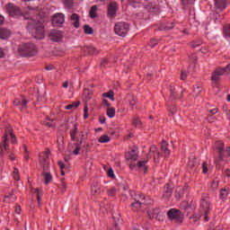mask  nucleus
<instances>
[{"label": "nucleus", "instance_id": "0eeeda50", "mask_svg": "<svg viewBox=\"0 0 230 230\" xmlns=\"http://www.w3.org/2000/svg\"><path fill=\"white\" fill-rule=\"evenodd\" d=\"M225 73H230V64L226 65L225 67H217L211 75V81L214 84L218 83L220 76H223Z\"/></svg>", "mask_w": 230, "mask_h": 230}, {"label": "nucleus", "instance_id": "1a4fd4ad", "mask_svg": "<svg viewBox=\"0 0 230 230\" xmlns=\"http://www.w3.org/2000/svg\"><path fill=\"white\" fill-rule=\"evenodd\" d=\"M210 206H211V203H209L208 200H207L206 199H201L200 208L204 211L205 222H209V217H208V215H209V212L211 211V209L209 208Z\"/></svg>", "mask_w": 230, "mask_h": 230}, {"label": "nucleus", "instance_id": "a211bd4d", "mask_svg": "<svg viewBox=\"0 0 230 230\" xmlns=\"http://www.w3.org/2000/svg\"><path fill=\"white\" fill-rule=\"evenodd\" d=\"M42 177H43L45 186H48V184H51V182H53V175L51 174L50 172L44 171L42 172Z\"/></svg>", "mask_w": 230, "mask_h": 230}, {"label": "nucleus", "instance_id": "603ef678", "mask_svg": "<svg viewBox=\"0 0 230 230\" xmlns=\"http://www.w3.org/2000/svg\"><path fill=\"white\" fill-rule=\"evenodd\" d=\"M193 92L195 93L196 96H199L200 93H202V87L196 86L194 87Z\"/></svg>", "mask_w": 230, "mask_h": 230}, {"label": "nucleus", "instance_id": "c85d7f7f", "mask_svg": "<svg viewBox=\"0 0 230 230\" xmlns=\"http://www.w3.org/2000/svg\"><path fill=\"white\" fill-rule=\"evenodd\" d=\"M228 196H229V190H227L226 189H221L219 192V199L221 200H226V199H227Z\"/></svg>", "mask_w": 230, "mask_h": 230}, {"label": "nucleus", "instance_id": "9b49d317", "mask_svg": "<svg viewBox=\"0 0 230 230\" xmlns=\"http://www.w3.org/2000/svg\"><path fill=\"white\" fill-rule=\"evenodd\" d=\"M63 22H66V16L63 13H56L52 18V26L57 28V26L62 25Z\"/></svg>", "mask_w": 230, "mask_h": 230}, {"label": "nucleus", "instance_id": "f3484780", "mask_svg": "<svg viewBox=\"0 0 230 230\" xmlns=\"http://www.w3.org/2000/svg\"><path fill=\"white\" fill-rule=\"evenodd\" d=\"M230 4L229 0H214V4L217 10L221 12L227 8V5Z\"/></svg>", "mask_w": 230, "mask_h": 230}, {"label": "nucleus", "instance_id": "2f4dec72", "mask_svg": "<svg viewBox=\"0 0 230 230\" xmlns=\"http://www.w3.org/2000/svg\"><path fill=\"white\" fill-rule=\"evenodd\" d=\"M98 10V6L97 5H93L90 9V12H89V15L91 17V19H96L97 17V14H96V12Z\"/></svg>", "mask_w": 230, "mask_h": 230}, {"label": "nucleus", "instance_id": "f03ea898", "mask_svg": "<svg viewBox=\"0 0 230 230\" xmlns=\"http://www.w3.org/2000/svg\"><path fill=\"white\" fill-rule=\"evenodd\" d=\"M142 6L149 13H161V6L159 5V2L155 0H139V2H133L132 6L134 8H137V6Z\"/></svg>", "mask_w": 230, "mask_h": 230}, {"label": "nucleus", "instance_id": "72a5a7b5", "mask_svg": "<svg viewBox=\"0 0 230 230\" xmlns=\"http://www.w3.org/2000/svg\"><path fill=\"white\" fill-rule=\"evenodd\" d=\"M184 191H186V190L184 188L177 190L175 191V198L178 200H181V199H182V197H184Z\"/></svg>", "mask_w": 230, "mask_h": 230}, {"label": "nucleus", "instance_id": "69168bd1", "mask_svg": "<svg viewBox=\"0 0 230 230\" xmlns=\"http://www.w3.org/2000/svg\"><path fill=\"white\" fill-rule=\"evenodd\" d=\"M4 24V16L3 14H0V26H3Z\"/></svg>", "mask_w": 230, "mask_h": 230}, {"label": "nucleus", "instance_id": "0e129e2a", "mask_svg": "<svg viewBox=\"0 0 230 230\" xmlns=\"http://www.w3.org/2000/svg\"><path fill=\"white\" fill-rule=\"evenodd\" d=\"M102 103L103 105H105L106 107H111V103L109 102V101L107 99H103L102 100Z\"/></svg>", "mask_w": 230, "mask_h": 230}, {"label": "nucleus", "instance_id": "423d86ee", "mask_svg": "<svg viewBox=\"0 0 230 230\" xmlns=\"http://www.w3.org/2000/svg\"><path fill=\"white\" fill-rule=\"evenodd\" d=\"M167 217L169 220H172L175 224H182V221L184 220V215H182V212L176 208H171L167 212Z\"/></svg>", "mask_w": 230, "mask_h": 230}, {"label": "nucleus", "instance_id": "58836bf2", "mask_svg": "<svg viewBox=\"0 0 230 230\" xmlns=\"http://www.w3.org/2000/svg\"><path fill=\"white\" fill-rule=\"evenodd\" d=\"M80 105V102H74L71 104H68L65 107L66 111H71L73 109H76Z\"/></svg>", "mask_w": 230, "mask_h": 230}, {"label": "nucleus", "instance_id": "338daca9", "mask_svg": "<svg viewBox=\"0 0 230 230\" xmlns=\"http://www.w3.org/2000/svg\"><path fill=\"white\" fill-rule=\"evenodd\" d=\"M210 114L215 115L218 112V108H215L209 111Z\"/></svg>", "mask_w": 230, "mask_h": 230}, {"label": "nucleus", "instance_id": "aec40b11", "mask_svg": "<svg viewBox=\"0 0 230 230\" xmlns=\"http://www.w3.org/2000/svg\"><path fill=\"white\" fill-rule=\"evenodd\" d=\"M70 21H72L74 28H75L76 30L80 28V15H78L77 13H73L70 17Z\"/></svg>", "mask_w": 230, "mask_h": 230}, {"label": "nucleus", "instance_id": "37998d69", "mask_svg": "<svg viewBox=\"0 0 230 230\" xmlns=\"http://www.w3.org/2000/svg\"><path fill=\"white\" fill-rule=\"evenodd\" d=\"M141 206H143V203H140L139 201H135L131 204V208L133 211H137L138 209H141Z\"/></svg>", "mask_w": 230, "mask_h": 230}, {"label": "nucleus", "instance_id": "c9c22d12", "mask_svg": "<svg viewBox=\"0 0 230 230\" xmlns=\"http://www.w3.org/2000/svg\"><path fill=\"white\" fill-rule=\"evenodd\" d=\"M121 227V219L118 218L117 221L114 219L113 226L111 227V230H119Z\"/></svg>", "mask_w": 230, "mask_h": 230}, {"label": "nucleus", "instance_id": "09e8293b", "mask_svg": "<svg viewBox=\"0 0 230 230\" xmlns=\"http://www.w3.org/2000/svg\"><path fill=\"white\" fill-rule=\"evenodd\" d=\"M157 44H159V40H155V39H152L150 40V41L148 42V46L150 48H155V46H157Z\"/></svg>", "mask_w": 230, "mask_h": 230}, {"label": "nucleus", "instance_id": "de8ad7c7", "mask_svg": "<svg viewBox=\"0 0 230 230\" xmlns=\"http://www.w3.org/2000/svg\"><path fill=\"white\" fill-rule=\"evenodd\" d=\"M172 193H173V190H172V189H167L164 192L163 197H164V199H170V197H172Z\"/></svg>", "mask_w": 230, "mask_h": 230}, {"label": "nucleus", "instance_id": "13d9d810", "mask_svg": "<svg viewBox=\"0 0 230 230\" xmlns=\"http://www.w3.org/2000/svg\"><path fill=\"white\" fill-rule=\"evenodd\" d=\"M58 164L60 170H64V168H66V164L64 163V161H58Z\"/></svg>", "mask_w": 230, "mask_h": 230}, {"label": "nucleus", "instance_id": "dca6fc26", "mask_svg": "<svg viewBox=\"0 0 230 230\" xmlns=\"http://www.w3.org/2000/svg\"><path fill=\"white\" fill-rule=\"evenodd\" d=\"M118 13V3L116 2H110L108 5V13L107 15L108 17H114Z\"/></svg>", "mask_w": 230, "mask_h": 230}, {"label": "nucleus", "instance_id": "4be33fe9", "mask_svg": "<svg viewBox=\"0 0 230 230\" xmlns=\"http://www.w3.org/2000/svg\"><path fill=\"white\" fill-rule=\"evenodd\" d=\"M126 159L128 161H137V150L131 149L126 154Z\"/></svg>", "mask_w": 230, "mask_h": 230}, {"label": "nucleus", "instance_id": "5fc2aeb1", "mask_svg": "<svg viewBox=\"0 0 230 230\" xmlns=\"http://www.w3.org/2000/svg\"><path fill=\"white\" fill-rule=\"evenodd\" d=\"M180 78L181 80H186V78H188V73L186 71H181Z\"/></svg>", "mask_w": 230, "mask_h": 230}, {"label": "nucleus", "instance_id": "412c9836", "mask_svg": "<svg viewBox=\"0 0 230 230\" xmlns=\"http://www.w3.org/2000/svg\"><path fill=\"white\" fill-rule=\"evenodd\" d=\"M83 51H84V53H86L87 55H98V53H100V51L93 46L84 47Z\"/></svg>", "mask_w": 230, "mask_h": 230}, {"label": "nucleus", "instance_id": "a878e982", "mask_svg": "<svg viewBox=\"0 0 230 230\" xmlns=\"http://www.w3.org/2000/svg\"><path fill=\"white\" fill-rule=\"evenodd\" d=\"M150 154H153L155 163H159V157H161V153H159L157 147H150Z\"/></svg>", "mask_w": 230, "mask_h": 230}, {"label": "nucleus", "instance_id": "4c0bfd02", "mask_svg": "<svg viewBox=\"0 0 230 230\" xmlns=\"http://www.w3.org/2000/svg\"><path fill=\"white\" fill-rule=\"evenodd\" d=\"M98 142L102 143V144L110 143L111 142V137L107 135H102L99 137Z\"/></svg>", "mask_w": 230, "mask_h": 230}, {"label": "nucleus", "instance_id": "774afa93", "mask_svg": "<svg viewBox=\"0 0 230 230\" xmlns=\"http://www.w3.org/2000/svg\"><path fill=\"white\" fill-rule=\"evenodd\" d=\"M225 174H226V177H230V169H226L225 171Z\"/></svg>", "mask_w": 230, "mask_h": 230}, {"label": "nucleus", "instance_id": "473e14b6", "mask_svg": "<svg viewBox=\"0 0 230 230\" xmlns=\"http://www.w3.org/2000/svg\"><path fill=\"white\" fill-rule=\"evenodd\" d=\"M83 30L85 35H93L94 33V30L88 24L84 25Z\"/></svg>", "mask_w": 230, "mask_h": 230}, {"label": "nucleus", "instance_id": "a19ab883", "mask_svg": "<svg viewBox=\"0 0 230 230\" xmlns=\"http://www.w3.org/2000/svg\"><path fill=\"white\" fill-rule=\"evenodd\" d=\"M34 193L36 194V199L38 200V204H40V199H42V190L41 189H36Z\"/></svg>", "mask_w": 230, "mask_h": 230}, {"label": "nucleus", "instance_id": "20e7f679", "mask_svg": "<svg viewBox=\"0 0 230 230\" xmlns=\"http://www.w3.org/2000/svg\"><path fill=\"white\" fill-rule=\"evenodd\" d=\"M18 53L21 57H35L38 50L37 47L33 43H23L18 49Z\"/></svg>", "mask_w": 230, "mask_h": 230}, {"label": "nucleus", "instance_id": "3c124183", "mask_svg": "<svg viewBox=\"0 0 230 230\" xmlns=\"http://www.w3.org/2000/svg\"><path fill=\"white\" fill-rule=\"evenodd\" d=\"M201 168H202V173H208V163L203 162L201 164Z\"/></svg>", "mask_w": 230, "mask_h": 230}, {"label": "nucleus", "instance_id": "e433bc0d", "mask_svg": "<svg viewBox=\"0 0 230 230\" xmlns=\"http://www.w3.org/2000/svg\"><path fill=\"white\" fill-rule=\"evenodd\" d=\"M219 184H220V181L218 180V178H215L210 184L211 190L215 191V190H217Z\"/></svg>", "mask_w": 230, "mask_h": 230}, {"label": "nucleus", "instance_id": "c756f323", "mask_svg": "<svg viewBox=\"0 0 230 230\" xmlns=\"http://www.w3.org/2000/svg\"><path fill=\"white\" fill-rule=\"evenodd\" d=\"M134 200L136 202H140L141 204H146V202H145V194H141V193L136 194Z\"/></svg>", "mask_w": 230, "mask_h": 230}, {"label": "nucleus", "instance_id": "79ce46f5", "mask_svg": "<svg viewBox=\"0 0 230 230\" xmlns=\"http://www.w3.org/2000/svg\"><path fill=\"white\" fill-rule=\"evenodd\" d=\"M116 193H118V190L116 189V187H111L107 190L108 197H116Z\"/></svg>", "mask_w": 230, "mask_h": 230}, {"label": "nucleus", "instance_id": "5701e85b", "mask_svg": "<svg viewBox=\"0 0 230 230\" xmlns=\"http://www.w3.org/2000/svg\"><path fill=\"white\" fill-rule=\"evenodd\" d=\"M91 192H92V195H100V193H102V187L100 183L98 182L93 183L91 187Z\"/></svg>", "mask_w": 230, "mask_h": 230}, {"label": "nucleus", "instance_id": "f257e3e1", "mask_svg": "<svg viewBox=\"0 0 230 230\" xmlns=\"http://www.w3.org/2000/svg\"><path fill=\"white\" fill-rule=\"evenodd\" d=\"M216 150L217 152V157L215 159L216 168L222 170L223 164H228L230 161V146L226 148V144L224 141L219 140L216 142Z\"/></svg>", "mask_w": 230, "mask_h": 230}, {"label": "nucleus", "instance_id": "7c9ffc66", "mask_svg": "<svg viewBox=\"0 0 230 230\" xmlns=\"http://www.w3.org/2000/svg\"><path fill=\"white\" fill-rule=\"evenodd\" d=\"M132 125L133 127H136V128H141L142 122L139 117H133Z\"/></svg>", "mask_w": 230, "mask_h": 230}, {"label": "nucleus", "instance_id": "4d7b16f0", "mask_svg": "<svg viewBox=\"0 0 230 230\" xmlns=\"http://www.w3.org/2000/svg\"><path fill=\"white\" fill-rule=\"evenodd\" d=\"M202 44V41H192L191 42V47L192 48H199Z\"/></svg>", "mask_w": 230, "mask_h": 230}, {"label": "nucleus", "instance_id": "e2e57ef3", "mask_svg": "<svg viewBox=\"0 0 230 230\" xmlns=\"http://www.w3.org/2000/svg\"><path fill=\"white\" fill-rule=\"evenodd\" d=\"M45 69H46L47 71H53V69H55V66H53V65H49V66H47L45 67Z\"/></svg>", "mask_w": 230, "mask_h": 230}, {"label": "nucleus", "instance_id": "f704fd0d", "mask_svg": "<svg viewBox=\"0 0 230 230\" xmlns=\"http://www.w3.org/2000/svg\"><path fill=\"white\" fill-rule=\"evenodd\" d=\"M223 35L226 40H230V25L224 27L223 29Z\"/></svg>", "mask_w": 230, "mask_h": 230}, {"label": "nucleus", "instance_id": "c03bdc74", "mask_svg": "<svg viewBox=\"0 0 230 230\" xmlns=\"http://www.w3.org/2000/svg\"><path fill=\"white\" fill-rule=\"evenodd\" d=\"M106 114H107L108 118H114V116H116V109L108 108Z\"/></svg>", "mask_w": 230, "mask_h": 230}, {"label": "nucleus", "instance_id": "6e6d98bb", "mask_svg": "<svg viewBox=\"0 0 230 230\" xmlns=\"http://www.w3.org/2000/svg\"><path fill=\"white\" fill-rule=\"evenodd\" d=\"M89 109H87V107H85L84 109V119H87V118H89Z\"/></svg>", "mask_w": 230, "mask_h": 230}, {"label": "nucleus", "instance_id": "052dcab7", "mask_svg": "<svg viewBox=\"0 0 230 230\" xmlns=\"http://www.w3.org/2000/svg\"><path fill=\"white\" fill-rule=\"evenodd\" d=\"M108 177H111V179H114V171L112 169H110L107 172Z\"/></svg>", "mask_w": 230, "mask_h": 230}, {"label": "nucleus", "instance_id": "bf43d9fd", "mask_svg": "<svg viewBox=\"0 0 230 230\" xmlns=\"http://www.w3.org/2000/svg\"><path fill=\"white\" fill-rule=\"evenodd\" d=\"M14 211L17 215H20V213L22 211V209L21 208V206L19 205H16L15 206V208H14Z\"/></svg>", "mask_w": 230, "mask_h": 230}, {"label": "nucleus", "instance_id": "680f3d73", "mask_svg": "<svg viewBox=\"0 0 230 230\" xmlns=\"http://www.w3.org/2000/svg\"><path fill=\"white\" fill-rule=\"evenodd\" d=\"M61 190L62 191H66V190H67V185L66 184V182H64V181H61Z\"/></svg>", "mask_w": 230, "mask_h": 230}, {"label": "nucleus", "instance_id": "49530a36", "mask_svg": "<svg viewBox=\"0 0 230 230\" xmlns=\"http://www.w3.org/2000/svg\"><path fill=\"white\" fill-rule=\"evenodd\" d=\"M13 179H14V181H21V176L19 175V169L14 167L13 168Z\"/></svg>", "mask_w": 230, "mask_h": 230}, {"label": "nucleus", "instance_id": "4468645a", "mask_svg": "<svg viewBox=\"0 0 230 230\" xmlns=\"http://www.w3.org/2000/svg\"><path fill=\"white\" fill-rule=\"evenodd\" d=\"M62 37H63L62 31L58 30H52L49 34V38L53 42H60L62 40Z\"/></svg>", "mask_w": 230, "mask_h": 230}, {"label": "nucleus", "instance_id": "864d4df0", "mask_svg": "<svg viewBox=\"0 0 230 230\" xmlns=\"http://www.w3.org/2000/svg\"><path fill=\"white\" fill-rule=\"evenodd\" d=\"M181 208L182 209H188V208H190V203H188V201H182L181 203Z\"/></svg>", "mask_w": 230, "mask_h": 230}, {"label": "nucleus", "instance_id": "ea45409f", "mask_svg": "<svg viewBox=\"0 0 230 230\" xmlns=\"http://www.w3.org/2000/svg\"><path fill=\"white\" fill-rule=\"evenodd\" d=\"M76 134H78V128L75 125L74 129L70 130V137L73 141L76 139Z\"/></svg>", "mask_w": 230, "mask_h": 230}, {"label": "nucleus", "instance_id": "a18cd8bd", "mask_svg": "<svg viewBox=\"0 0 230 230\" xmlns=\"http://www.w3.org/2000/svg\"><path fill=\"white\" fill-rule=\"evenodd\" d=\"M102 98H109L111 102H114V92L110 91L102 93Z\"/></svg>", "mask_w": 230, "mask_h": 230}, {"label": "nucleus", "instance_id": "39448f33", "mask_svg": "<svg viewBox=\"0 0 230 230\" xmlns=\"http://www.w3.org/2000/svg\"><path fill=\"white\" fill-rule=\"evenodd\" d=\"M130 30V25L125 22H119L115 24L114 31L119 37H127L128 31Z\"/></svg>", "mask_w": 230, "mask_h": 230}, {"label": "nucleus", "instance_id": "393cba45", "mask_svg": "<svg viewBox=\"0 0 230 230\" xmlns=\"http://www.w3.org/2000/svg\"><path fill=\"white\" fill-rule=\"evenodd\" d=\"M4 134H7V136H10L11 143L13 145H17V137H15V134H13V129H12V128H7L5 129V133Z\"/></svg>", "mask_w": 230, "mask_h": 230}, {"label": "nucleus", "instance_id": "ddd939ff", "mask_svg": "<svg viewBox=\"0 0 230 230\" xmlns=\"http://www.w3.org/2000/svg\"><path fill=\"white\" fill-rule=\"evenodd\" d=\"M80 136L81 139L78 143L75 144V149L73 151L74 155H78V154H80V150H82V144L87 138V133L81 131Z\"/></svg>", "mask_w": 230, "mask_h": 230}, {"label": "nucleus", "instance_id": "cd10ccee", "mask_svg": "<svg viewBox=\"0 0 230 230\" xmlns=\"http://www.w3.org/2000/svg\"><path fill=\"white\" fill-rule=\"evenodd\" d=\"M41 155H44V157L42 158V155H40V163H48L51 151L49 149H46L43 153H41Z\"/></svg>", "mask_w": 230, "mask_h": 230}, {"label": "nucleus", "instance_id": "2eb2a0df", "mask_svg": "<svg viewBox=\"0 0 230 230\" xmlns=\"http://www.w3.org/2000/svg\"><path fill=\"white\" fill-rule=\"evenodd\" d=\"M147 216L150 220H154V218L158 221L163 220V218H161V210H159V208L147 210Z\"/></svg>", "mask_w": 230, "mask_h": 230}, {"label": "nucleus", "instance_id": "8fccbe9b", "mask_svg": "<svg viewBox=\"0 0 230 230\" xmlns=\"http://www.w3.org/2000/svg\"><path fill=\"white\" fill-rule=\"evenodd\" d=\"M200 217H202V215L194 214L193 216L190 217V220H192V222L195 224V222H199V220H200Z\"/></svg>", "mask_w": 230, "mask_h": 230}, {"label": "nucleus", "instance_id": "6ab92c4d", "mask_svg": "<svg viewBox=\"0 0 230 230\" xmlns=\"http://www.w3.org/2000/svg\"><path fill=\"white\" fill-rule=\"evenodd\" d=\"M12 35V31L8 28H0V39L3 40H6V39H10Z\"/></svg>", "mask_w": 230, "mask_h": 230}, {"label": "nucleus", "instance_id": "b1692460", "mask_svg": "<svg viewBox=\"0 0 230 230\" xmlns=\"http://www.w3.org/2000/svg\"><path fill=\"white\" fill-rule=\"evenodd\" d=\"M147 163H148L147 160L138 161L137 164L138 170H142L144 173H147L148 172V166H146Z\"/></svg>", "mask_w": 230, "mask_h": 230}, {"label": "nucleus", "instance_id": "bb28decb", "mask_svg": "<svg viewBox=\"0 0 230 230\" xmlns=\"http://www.w3.org/2000/svg\"><path fill=\"white\" fill-rule=\"evenodd\" d=\"M161 151L163 152L165 157H170V149H168V143H166V140H163Z\"/></svg>", "mask_w": 230, "mask_h": 230}, {"label": "nucleus", "instance_id": "9d476101", "mask_svg": "<svg viewBox=\"0 0 230 230\" xmlns=\"http://www.w3.org/2000/svg\"><path fill=\"white\" fill-rule=\"evenodd\" d=\"M8 148H10V142L8 141V135L5 133L3 136V143L0 144V159L4 157V150L8 152Z\"/></svg>", "mask_w": 230, "mask_h": 230}, {"label": "nucleus", "instance_id": "7ed1b4c3", "mask_svg": "<svg viewBox=\"0 0 230 230\" xmlns=\"http://www.w3.org/2000/svg\"><path fill=\"white\" fill-rule=\"evenodd\" d=\"M27 30L37 40L44 39V25L40 22L31 21L27 25Z\"/></svg>", "mask_w": 230, "mask_h": 230}, {"label": "nucleus", "instance_id": "f8f14e48", "mask_svg": "<svg viewBox=\"0 0 230 230\" xmlns=\"http://www.w3.org/2000/svg\"><path fill=\"white\" fill-rule=\"evenodd\" d=\"M28 103H30V101L27 100L26 97H22L21 99H15L13 101V105L18 107L20 111H24L26 107H28Z\"/></svg>", "mask_w": 230, "mask_h": 230}, {"label": "nucleus", "instance_id": "6e6552de", "mask_svg": "<svg viewBox=\"0 0 230 230\" xmlns=\"http://www.w3.org/2000/svg\"><path fill=\"white\" fill-rule=\"evenodd\" d=\"M5 11L9 17H21L22 11L15 4L8 3L5 4Z\"/></svg>", "mask_w": 230, "mask_h": 230}]
</instances>
